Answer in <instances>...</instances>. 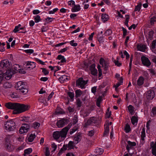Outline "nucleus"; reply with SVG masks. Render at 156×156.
Listing matches in <instances>:
<instances>
[{"instance_id": "nucleus-1", "label": "nucleus", "mask_w": 156, "mask_h": 156, "mask_svg": "<svg viewBox=\"0 0 156 156\" xmlns=\"http://www.w3.org/2000/svg\"><path fill=\"white\" fill-rule=\"evenodd\" d=\"M5 107L8 108L13 110V114H20L28 110L30 108L29 105L20 104L17 103H7Z\"/></svg>"}, {"instance_id": "nucleus-2", "label": "nucleus", "mask_w": 156, "mask_h": 156, "mask_svg": "<svg viewBox=\"0 0 156 156\" xmlns=\"http://www.w3.org/2000/svg\"><path fill=\"white\" fill-rule=\"evenodd\" d=\"M70 127V126L68 125L63 128L61 131L54 132L53 134L54 138L56 140L60 138L62 140L64 139L66 137L68 131Z\"/></svg>"}, {"instance_id": "nucleus-3", "label": "nucleus", "mask_w": 156, "mask_h": 156, "mask_svg": "<svg viewBox=\"0 0 156 156\" xmlns=\"http://www.w3.org/2000/svg\"><path fill=\"white\" fill-rule=\"evenodd\" d=\"M16 89L20 90V93L25 94L28 92V90L27 86L22 81H20L17 83L16 85Z\"/></svg>"}, {"instance_id": "nucleus-4", "label": "nucleus", "mask_w": 156, "mask_h": 156, "mask_svg": "<svg viewBox=\"0 0 156 156\" xmlns=\"http://www.w3.org/2000/svg\"><path fill=\"white\" fill-rule=\"evenodd\" d=\"M4 128L8 131H13L15 129V123L12 120L7 121L4 124Z\"/></svg>"}, {"instance_id": "nucleus-5", "label": "nucleus", "mask_w": 156, "mask_h": 156, "mask_svg": "<svg viewBox=\"0 0 156 156\" xmlns=\"http://www.w3.org/2000/svg\"><path fill=\"white\" fill-rule=\"evenodd\" d=\"M30 128V126L29 124H22L19 129V133L21 134L26 133L29 131Z\"/></svg>"}, {"instance_id": "nucleus-6", "label": "nucleus", "mask_w": 156, "mask_h": 156, "mask_svg": "<svg viewBox=\"0 0 156 156\" xmlns=\"http://www.w3.org/2000/svg\"><path fill=\"white\" fill-rule=\"evenodd\" d=\"M87 82V81L84 80L82 78H80L76 81V85L79 87L83 88Z\"/></svg>"}, {"instance_id": "nucleus-7", "label": "nucleus", "mask_w": 156, "mask_h": 156, "mask_svg": "<svg viewBox=\"0 0 156 156\" xmlns=\"http://www.w3.org/2000/svg\"><path fill=\"white\" fill-rule=\"evenodd\" d=\"M0 66L4 69H11V65L9 63L8 60L5 59L2 61L0 63Z\"/></svg>"}, {"instance_id": "nucleus-8", "label": "nucleus", "mask_w": 156, "mask_h": 156, "mask_svg": "<svg viewBox=\"0 0 156 156\" xmlns=\"http://www.w3.org/2000/svg\"><path fill=\"white\" fill-rule=\"evenodd\" d=\"M14 73V71H12L11 69H8L6 72L4 74H2L3 78H4L7 80H9L11 79L12 75Z\"/></svg>"}, {"instance_id": "nucleus-9", "label": "nucleus", "mask_w": 156, "mask_h": 156, "mask_svg": "<svg viewBox=\"0 0 156 156\" xmlns=\"http://www.w3.org/2000/svg\"><path fill=\"white\" fill-rule=\"evenodd\" d=\"M99 63L103 67L105 70H107L108 68L109 65L108 61L105 60L103 58H101L99 60Z\"/></svg>"}, {"instance_id": "nucleus-10", "label": "nucleus", "mask_w": 156, "mask_h": 156, "mask_svg": "<svg viewBox=\"0 0 156 156\" xmlns=\"http://www.w3.org/2000/svg\"><path fill=\"white\" fill-rule=\"evenodd\" d=\"M111 124L112 122L108 120H107L105 122V131L104 133V135H106L108 133L109 130V126L111 125Z\"/></svg>"}, {"instance_id": "nucleus-11", "label": "nucleus", "mask_w": 156, "mask_h": 156, "mask_svg": "<svg viewBox=\"0 0 156 156\" xmlns=\"http://www.w3.org/2000/svg\"><path fill=\"white\" fill-rule=\"evenodd\" d=\"M141 61L143 65L147 66H149L151 65V62L149 59L145 56L142 57Z\"/></svg>"}, {"instance_id": "nucleus-12", "label": "nucleus", "mask_w": 156, "mask_h": 156, "mask_svg": "<svg viewBox=\"0 0 156 156\" xmlns=\"http://www.w3.org/2000/svg\"><path fill=\"white\" fill-rule=\"evenodd\" d=\"M94 118L92 117L90 118L88 120H85V123L84 125V126L85 127H87L88 126L94 122Z\"/></svg>"}, {"instance_id": "nucleus-13", "label": "nucleus", "mask_w": 156, "mask_h": 156, "mask_svg": "<svg viewBox=\"0 0 156 156\" xmlns=\"http://www.w3.org/2000/svg\"><path fill=\"white\" fill-rule=\"evenodd\" d=\"M5 146L6 149L9 151H12L15 148V145L12 144L10 142L7 141L5 144Z\"/></svg>"}, {"instance_id": "nucleus-14", "label": "nucleus", "mask_w": 156, "mask_h": 156, "mask_svg": "<svg viewBox=\"0 0 156 156\" xmlns=\"http://www.w3.org/2000/svg\"><path fill=\"white\" fill-rule=\"evenodd\" d=\"M36 66L35 63L33 62L28 61L27 62L26 64L27 68L30 69H34L35 67Z\"/></svg>"}, {"instance_id": "nucleus-15", "label": "nucleus", "mask_w": 156, "mask_h": 156, "mask_svg": "<svg viewBox=\"0 0 156 156\" xmlns=\"http://www.w3.org/2000/svg\"><path fill=\"white\" fill-rule=\"evenodd\" d=\"M90 70L92 75L94 76L97 75L98 71L97 69L95 68V66L94 64H92L90 66Z\"/></svg>"}, {"instance_id": "nucleus-16", "label": "nucleus", "mask_w": 156, "mask_h": 156, "mask_svg": "<svg viewBox=\"0 0 156 156\" xmlns=\"http://www.w3.org/2000/svg\"><path fill=\"white\" fill-rule=\"evenodd\" d=\"M154 96V93L153 90L148 91L147 94V98L148 99L152 100Z\"/></svg>"}, {"instance_id": "nucleus-17", "label": "nucleus", "mask_w": 156, "mask_h": 156, "mask_svg": "<svg viewBox=\"0 0 156 156\" xmlns=\"http://www.w3.org/2000/svg\"><path fill=\"white\" fill-rule=\"evenodd\" d=\"M81 9V7L80 5L79 4L75 5H75L72 8L71 11L73 12H76L80 11Z\"/></svg>"}, {"instance_id": "nucleus-18", "label": "nucleus", "mask_w": 156, "mask_h": 156, "mask_svg": "<svg viewBox=\"0 0 156 156\" xmlns=\"http://www.w3.org/2000/svg\"><path fill=\"white\" fill-rule=\"evenodd\" d=\"M151 146L152 148V153L154 155L156 156V141L154 143V142H151Z\"/></svg>"}, {"instance_id": "nucleus-19", "label": "nucleus", "mask_w": 156, "mask_h": 156, "mask_svg": "<svg viewBox=\"0 0 156 156\" xmlns=\"http://www.w3.org/2000/svg\"><path fill=\"white\" fill-rule=\"evenodd\" d=\"M131 121L132 124L134 126H136L138 122V117L136 115L133 116L131 119Z\"/></svg>"}, {"instance_id": "nucleus-20", "label": "nucleus", "mask_w": 156, "mask_h": 156, "mask_svg": "<svg viewBox=\"0 0 156 156\" xmlns=\"http://www.w3.org/2000/svg\"><path fill=\"white\" fill-rule=\"evenodd\" d=\"M65 120L64 119H62L58 120L56 124L58 128H62L65 125Z\"/></svg>"}, {"instance_id": "nucleus-21", "label": "nucleus", "mask_w": 156, "mask_h": 156, "mask_svg": "<svg viewBox=\"0 0 156 156\" xmlns=\"http://www.w3.org/2000/svg\"><path fill=\"white\" fill-rule=\"evenodd\" d=\"M128 109L129 113L131 115L134 114L135 112V109L134 107L131 105H129L128 107Z\"/></svg>"}, {"instance_id": "nucleus-22", "label": "nucleus", "mask_w": 156, "mask_h": 156, "mask_svg": "<svg viewBox=\"0 0 156 156\" xmlns=\"http://www.w3.org/2000/svg\"><path fill=\"white\" fill-rule=\"evenodd\" d=\"M58 79L61 83H63L67 81L68 80L67 77L65 75H62L61 76L58 78Z\"/></svg>"}, {"instance_id": "nucleus-23", "label": "nucleus", "mask_w": 156, "mask_h": 156, "mask_svg": "<svg viewBox=\"0 0 156 156\" xmlns=\"http://www.w3.org/2000/svg\"><path fill=\"white\" fill-rule=\"evenodd\" d=\"M128 144L126 146V148L128 151L132 147L136 146V143L135 142H131L130 141H127Z\"/></svg>"}, {"instance_id": "nucleus-24", "label": "nucleus", "mask_w": 156, "mask_h": 156, "mask_svg": "<svg viewBox=\"0 0 156 156\" xmlns=\"http://www.w3.org/2000/svg\"><path fill=\"white\" fill-rule=\"evenodd\" d=\"M109 19V16L107 14L103 13L102 15L101 19L103 22L105 23Z\"/></svg>"}, {"instance_id": "nucleus-25", "label": "nucleus", "mask_w": 156, "mask_h": 156, "mask_svg": "<svg viewBox=\"0 0 156 156\" xmlns=\"http://www.w3.org/2000/svg\"><path fill=\"white\" fill-rule=\"evenodd\" d=\"M137 48L138 50L142 52H144L146 49L145 45L141 44L138 45Z\"/></svg>"}, {"instance_id": "nucleus-26", "label": "nucleus", "mask_w": 156, "mask_h": 156, "mask_svg": "<svg viewBox=\"0 0 156 156\" xmlns=\"http://www.w3.org/2000/svg\"><path fill=\"white\" fill-rule=\"evenodd\" d=\"M144 78L142 76H140L137 81V85L141 86L143 85L144 83Z\"/></svg>"}, {"instance_id": "nucleus-27", "label": "nucleus", "mask_w": 156, "mask_h": 156, "mask_svg": "<svg viewBox=\"0 0 156 156\" xmlns=\"http://www.w3.org/2000/svg\"><path fill=\"white\" fill-rule=\"evenodd\" d=\"M32 149L31 148H30L25 150L24 152V156H30V154L32 151Z\"/></svg>"}, {"instance_id": "nucleus-28", "label": "nucleus", "mask_w": 156, "mask_h": 156, "mask_svg": "<svg viewBox=\"0 0 156 156\" xmlns=\"http://www.w3.org/2000/svg\"><path fill=\"white\" fill-rule=\"evenodd\" d=\"M156 43V40H154L152 42L151 46V49L153 52L156 53L155 50V49Z\"/></svg>"}, {"instance_id": "nucleus-29", "label": "nucleus", "mask_w": 156, "mask_h": 156, "mask_svg": "<svg viewBox=\"0 0 156 156\" xmlns=\"http://www.w3.org/2000/svg\"><path fill=\"white\" fill-rule=\"evenodd\" d=\"M36 137L34 134H31L28 138L27 140L29 142H32Z\"/></svg>"}, {"instance_id": "nucleus-30", "label": "nucleus", "mask_w": 156, "mask_h": 156, "mask_svg": "<svg viewBox=\"0 0 156 156\" xmlns=\"http://www.w3.org/2000/svg\"><path fill=\"white\" fill-rule=\"evenodd\" d=\"M57 59L60 60L61 62H66V60L64 57L61 55H58V56Z\"/></svg>"}, {"instance_id": "nucleus-31", "label": "nucleus", "mask_w": 156, "mask_h": 156, "mask_svg": "<svg viewBox=\"0 0 156 156\" xmlns=\"http://www.w3.org/2000/svg\"><path fill=\"white\" fill-rule=\"evenodd\" d=\"M104 152V150L101 148H97L95 149V152L97 155L101 154Z\"/></svg>"}, {"instance_id": "nucleus-32", "label": "nucleus", "mask_w": 156, "mask_h": 156, "mask_svg": "<svg viewBox=\"0 0 156 156\" xmlns=\"http://www.w3.org/2000/svg\"><path fill=\"white\" fill-rule=\"evenodd\" d=\"M20 67L19 65L16 64L13 66V68H14L15 69V70H12L11 69V70L12 71H14V73H16L17 72H18V71H19L20 72V71H19L20 69Z\"/></svg>"}, {"instance_id": "nucleus-33", "label": "nucleus", "mask_w": 156, "mask_h": 156, "mask_svg": "<svg viewBox=\"0 0 156 156\" xmlns=\"http://www.w3.org/2000/svg\"><path fill=\"white\" fill-rule=\"evenodd\" d=\"M123 83L122 79H121L120 80H119V81L114 86V87L115 88V90L116 91H118L117 88L118 87L122 85Z\"/></svg>"}, {"instance_id": "nucleus-34", "label": "nucleus", "mask_w": 156, "mask_h": 156, "mask_svg": "<svg viewBox=\"0 0 156 156\" xmlns=\"http://www.w3.org/2000/svg\"><path fill=\"white\" fill-rule=\"evenodd\" d=\"M30 120V117H22L20 118V121L24 122H28Z\"/></svg>"}, {"instance_id": "nucleus-35", "label": "nucleus", "mask_w": 156, "mask_h": 156, "mask_svg": "<svg viewBox=\"0 0 156 156\" xmlns=\"http://www.w3.org/2000/svg\"><path fill=\"white\" fill-rule=\"evenodd\" d=\"M131 129L130 126L128 124H127L124 128V131L126 133H128L131 131Z\"/></svg>"}, {"instance_id": "nucleus-36", "label": "nucleus", "mask_w": 156, "mask_h": 156, "mask_svg": "<svg viewBox=\"0 0 156 156\" xmlns=\"http://www.w3.org/2000/svg\"><path fill=\"white\" fill-rule=\"evenodd\" d=\"M141 139L142 141L144 140V138L146 136V134L145 130L144 129H143L141 132Z\"/></svg>"}, {"instance_id": "nucleus-37", "label": "nucleus", "mask_w": 156, "mask_h": 156, "mask_svg": "<svg viewBox=\"0 0 156 156\" xmlns=\"http://www.w3.org/2000/svg\"><path fill=\"white\" fill-rule=\"evenodd\" d=\"M151 115L153 117L156 116V107L153 108L151 112Z\"/></svg>"}, {"instance_id": "nucleus-38", "label": "nucleus", "mask_w": 156, "mask_h": 156, "mask_svg": "<svg viewBox=\"0 0 156 156\" xmlns=\"http://www.w3.org/2000/svg\"><path fill=\"white\" fill-rule=\"evenodd\" d=\"M21 27V25L20 24H19L17 26H15L13 30V32L16 33L20 31V27Z\"/></svg>"}, {"instance_id": "nucleus-39", "label": "nucleus", "mask_w": 156, "mask_h": 156, "mask_svg": "<svg viewBox=\"0 0 156 156\" xmlns=\"http://www.w3.org/2000/svg\"><path fill=\"white\" fill-rule=\"evenodd\" d=\"M12 87V84L9 82H6L4 83L3 87L5 88H10Z\"/></svg>"}, {"instance_id": "nucleus-40", "label": "nucleus", "mask_w": 156, "mask_h": 156, "mask_svg": "<svg viewBox=\"0 0 156 156\" xmlns=\"http://www.w3.org/2000/svg\"><path fill=\"white\" fill-rule=\"evenodd\" d=\"M34 18L35 22L36 23H38L41 21V17L38 15L34 16Z\"/></svg>"}, {"instance_id": "nucleus-41", "label": "nucleus", "mask_w": 156, "mask_h": 156, "mask_svg": "<svg viewBox=\"0 0 156 156\" xmlns=\"http://www.w3.org/2000/svg\"><path fill=\"white\" fill-rule=\"evenodd\" d=\"M5 45V43H1L0 42V51L1 52H3L5 51L4 46Z\"/></svg>"}, {"instance_id": "nucleus-42", "label": "nucleus", "mask_w": 156, "mask_h": 156, "mask_svg": "<svg viewBox=\"0 0 156 156\" xmlns=\"http://www.w3.org/2000/svg\"><path fill=\"white\" fill-rule=\"evenodd\" d=\"M155 23H156V16H154L151 18L150 23L151 25H153Z\"/></svg>"}, {"instance_id": "nucleus-43", "label": "nucleus", "mask_w": 156, "mask_h": 156, "mask_svg": "<svg viewBox=\"0 0 156 156\" xmlns=\"http://www.w3.org/2000/svg\"><path fill=\"white\" fill-rule=\"evenodd\" d=\"M40 126V124L37 122H35L33 124L32 127L34 129L38 128Z\"/></svg>"}, {"instance_id": "nucleus-44", "label": "nucleus", "mask_w": 156, "mask_h": 156, "mask_svg": "<svg viewBox=\"0 0 156 156\" xmlns=\"http://www.w3.org/2000/svg\"><path fill=\"white\" fill-rule=\"evenodd\" d=\"M141 6L142 4L141 3L138 4L136 6L134 9V11H138V12H139L141 9Z\"/></svg>"}, {"instance_id": "nucleus-45", "label": "nucleus", "mask_w": 156, "mask_h": 156, "mask_svg": "<svg viewBox=\"0 0 156 156\" xmlns=\"http://www.w3.org/2000/svg\"><path fill=\"white\" fill-rule=\"evenodd\" d=\"M45 156H50V151L49 148L48 147H45Z\"/></svg>"}, {"instance_id": "nucleus-46", "label": "nucleus", "mask_w": 156, "mask_h": 156, "mask_svg": "<svg viewBox=\"0 0 156 156\" xmlns=\"http://www.w3.org/2000/svg\"><path fill=\"white\" fill-rule=\"evenodd\" d=\"M154 33V32L153 31H151L148 34V39H150V40H152L153 35Z\"/></svg>"}, {"instance_id": "nucleus-47", "label": "nucleus", "mask_w": 156, "mask_h": 156, "mask_svg": "<svg viewBox=\"0 0 156 156\" xmlns=\"http://www.w3.org/2000/svg\"><path fill=\"white\" fill-rule=\"evenodd\" d=\"M68 4L72 8L75 5V3L74 1L71 0L68 2Z\"/></svg>"}, {"instance_id": "nucleus-48", "label": "nucleus", "mask_w": 156, "mask_h": 156, "mask_svg": "<svg viewBox=\"0 0 156 156\" xmlns=\"http://www.w3.org/2000/svg\"><path fill=\"white\" fill-rule=\"evenodd\" d=\"M82 92L80 90H77L76 91V97L77 98L79 97L82 94Z\"/></svg>"}, {"instance_id": "nucleus-49", "label": "nucleus", "mask_w": 156, "mask_h": 156, "mask_svg": "<svg viewBox=\"0 0 156 156\" xmlns=\"http://www.w3.org/2000/svg\"><path fill=\"white\" fill-rule=\"evenodd\" d=\"M53 19L54 18H53L48 17L45 19V20L47 23H49L52 22Z\"/></svg>"}, {"instance_id": "nucleus-50", "label": "nucleus", "mask_w": 156, "mask_h": 156, "mask_svg": "<svg viewBox=\"0 0 156 156\" xmlns=\"http://www.w3.org/2000/svg\"><path fill=\"white\" fill-rule=\"evenodd\" d=\"M69 42L70 44L73 47H76L78 45L77 43L75 42L74 40L70 41Z\"/></svg>"}, {"instance_id": "nucleus-51", "label": "nucleus", "mask_w": 156, "mask_h": 156, "mask_svg": "<svg viewBox=\"0 0 156 156\" xmlns=\"http://www.w3.org/2000/svg\"><path fill=\"white\" fill-rule=\"evenodd\" d=\"M24 51L26 53L30 55L34 52V50L32 49H29L25 50Z\"/></svg>"}, {"instance_id": "nucleus-52", "label": "nucleus", "mask_w": 156, "mask_h": 156, "mask_svg": "<svg viewBox=\"0 0 156 156\" xmlns=\"http://www.w3.org/2000/svg\"><path fill=\"white\" fill-rule=\"evenodd\" d=\"M51 147L53 149V151H55L57 148V146L55 143H53L51 144Z\"/></svg>"}, {"instance_id": "nucleus-53", "label": "nucleus", "mask_w": 156, "mask_h": 156, "mask_svg": "<svg viewBox=\"0 0 156 156\" xmlns=\"http://www.w3.org/2000/svg\"><path fill=\"white\" fill-rule=\"evenodd\" d=\"M67 94L71 99H73L74 96V94L73 92H69Z\"/></svg>"}, {"instance_id": "nucleus-54", "label": "nucleus", "mask_w": 156, "mask_h": 156, "mask_svg": "<svg viewBox=\"0 0 156 156\" xmlns=\"http://www.w3.org/2000/svg\"><path fill=\"white\" fill-rule=\"evenodd\" d=\"M101 68V66L100 65H98L97 68L98 71L99 76V77L101 76L102 75V70Z\"/></svg>"}, {"instance_id": "nucleus-55", "label": "nucleus", "mask_w": 156, "mask_h": 156, "mask_svg": "<svg viewBox=\"0 0 156 156\" xmlns=\"http://www.w3.org/2000/svg\"><path fill=\"white\" fill-rule=\"evenodd\" d=\"M58 9V8H55L53 9L52 10L49 11L48 12V13L49 14H53L57 11Z\"/></svg>"}, {"instance_id": "nucleus-56", "label": "nucleus", "mask_w": 156, "mask_h": 156, "mask_svg": "<svg viewBox=\"0 0 156 156\" xmlns=\"http://www.w3.org/2000/svg\"><path fill=\"white\" fill-rule=\"evenodd\" d=\"M101 97H99L97 100V105L98 107H100V102L101 101Z\"/></svg>"}, {"instance_id": "nucleus-57", "label": "nucleus", "mask_w": 156, "mask_h": 156, "mask_svg": "<svg viewBox=\"0 0 156 156\" xmlns=\"http://www.w3.org/2000/svg\"><path fill=\"white\" fill-rule=\"evenodd\" d=\"M112 33V30L110 29L107 30L105 33V34L106 36H108L111 34Z\"/></svg>"}, {"instance_id": "nucleus-58", "label": "nucleus", "mask_w": 156, "mask_h": 156, "mask_svg": "<svg viewBox=\"0 0 156 156\" xmlns=\"http://www.w3.org/2000/svg\"><path fill=\"white\" fill-rule=\"evenodd\" d=\"M74 143L72 141H70L68 144V147L69 148L71 149L73 147Z\"/></svg>"}, {"instance_id": "nucleus-59", "label": "nucleus", "mask_w": 156, "mask_h": 156, "mask_svg": "<svg viewBox=\"0 0 156 156\" xmlns=\"http://www.w3.org/2000/svg\"><path fill=\"white\" fill-rule=\"evenodd\" d=\"M126 20H125V24L126 25H128L129 20V15H125Z\"/></svg>"}, {"instance_id": "nucleus-60", "label": "nucleus", "mask_w": 156, "mask_h": 156, "mask_svg": "<svg viewBox=\"0 0 156 156\" xmlns=\"http://www.w3.org/2000/svg\"><path fill=\"white\" fill-rule=\"evenodd\" d=\"M10 96L12 98H16L18 97L17 94L15 92L12 93Z\"/></svg>"}, {"instance_id": "nucleus-61", "label": "nucleus", "mask_w": 156, "mask_h": 156, "mask_svg": "<svg viewBox=\"0 0 156 156\" xmlns=\"http://www.w3.org/2000/svg\"><path fill=\"white\" fill-rule=\"evenodd\" d=\"M74 140L77 142L80 140V137L79 135L75 136L74 138Z\"/></svg>"}, {"instance_id": "nucleus-62", "label": "nucleus", "mask_w": 156, "mask_h": 156, "mask_svg": "<svg viewBox=\"0 0 156 156\" xmlns=\"http://www.w3.org/2000/svg\"><path fill=\"white\" fill-rule=\"evenodd\" d=\"M12 139L13 140H17L20 142L22 141L23 139L22 137H19L18 138H16V137H13Z\"/></svg>"}, {"instance_id": "nucleus-63", "label": "nucleus", "mask_w": 156, "mask_h": 156, "mask_svg": "<svg viewBox=\"0 0 156 156\" xmlns=\"http://www.w3.org/2000/svg\"><path fill=\"white\" fill-rule=\"evenodd\" d=\"M35 60L37 62H38V63H39L41 64V65L44 64V62L38 58H35Z\"/></svg>"}, {"instance_id": "nucleus-64", "label": "nucleus", "mask_w": 156, "mask_h": 156, "mask_svg": "<svg viewBox=\"0 0 156 156\" xmlns=\"http://www.w3.org/2000/svg\"><path fill=\"white\" fill-rule=\"evenodd\" d=\"M42 71L45 75H47L49 73L48 71L44 68H42Z\"/></svg>"}]
</instances>
